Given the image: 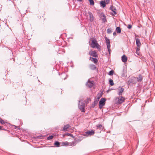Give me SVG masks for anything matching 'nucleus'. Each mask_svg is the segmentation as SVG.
I'll use <instances>...</instances> for the list:
<instances>
[{"label":"nucleus","mask_w":155,"mask_h":155,"mask_svg":"<svg viewBox=\"0 0 155 155\" xmlns=\"http://www.w3.org/2000/svg\"><path fill=\"white\" fill-rule=\"evenodd\" d=\"M91 46L93 48H97L99 51H100L101 50V46L98 44L95 38L92 40Z\"/></svg>","instance_id":"1"},{"label":"nucleus","mask_w":155,"mask_h":155,"mask_svg":"<svg viewBox=\"0 0 155 155\" xmlns=\"http://www.w3.org/2000/svg\"><path fill=\"white\" fill-rule=\"evenodd\" d=\"M79 103L78 104V107L81 111L83 112H85V103L82 100L79 101Z\"/></svg>","instance_id":"2"},{"label":"nucleus","mask_w":155,"mask_h":155,"mask_svg":"<svg viewBox=\"0 0 155 155\" xmlns=\"http://www.w3.org/2000/svg\"><path fill=\"white\" fill-rule=\"evenodd\" d=\"M105 39L106 40V45L107 46L108 51L109 54H110V40L107 38V37H105Z\"/></svg>","instance_id":"3"},{"label":"nucleus","mask_w":155,"mask_h":155,"mask_svg":"<svg viewBox=\"0 0 155 155\" xmlns=\"http://www.w3.org/2000/svg\"><path fill=\"white\" fill-rule=\"evenodd\" d=\"M106 100L105 98H102L99 101V107L100 109H101L102 107L104 106L105 104Z\"/></svg>","instance_id":"4"},{"label":"nucleus","mask_w":155,"mask_h":155,"mask_svg":"<svg viewBox=\"0 0 155 155\" xmlns=\"http://www.w3.org/2000/svg\"><path fill=\"white\" fill-rule=\"evenodd\" d=\"M94 131L93 130H88L84 133L83 135L84 136H91L94 135Z\"/></svg>","instance_id":"5"},{"label":"nucleus","mask_w":155,"mask_h":155,"mask_svg":"<svg viewBox=\"0 0 155 155\" xmlns=\"http://www.w3.org/2000/svg\"><path fill=\"white\" fill-rule=\"evenodd\" d=\"M118 101H117V103L119 104H121L124 102L125 100L124 97L122 96H119L117 98Z\"/></svg>","instance_id":"6"},{"label":"nucleus","mask_w":155,"mask_h":155,"mask_svg":"<svg viewBox=\"0 0 155 155\" xmlns=\"http://www.w3.org/2000/svg\"><path fill=\"white\" fill-rule=\"evenodd\" d=\"M100 16L103 22L105 23L107 22L106 16L103 13H101L100 14Z\"/></svg>","instance_id":"7"},{"label":"nucleus","mask_w":155,"mask_h":155,"mask_svg":"<svg viewBox=\"0 0 155 155\" xmlns=\"http://www.w3.org/2000/svg\"><path fill=\"white\" fill-rule=\"evenodd\" d=\"M94 84V81L88 80L86 85L87 87L89 88H91Z\"/></svg>","instance_id":"8"},{"label":"nucleus","mask_w":155,"mask_h":155,"mask_svg":"<svg viewBox=\"0 0 155 155\" xmlns=\"http://www.w3.org/2000/svg\"><path fill=\"white\" fill-rule=\"evenodd\" d=\"M89 54L94 57H97V53L95 51H90Z\"/></svg>","instance_id":"9"},{"label":"nucleus","mask_w":155,"mask_h":155,"mask_svg":"<svg viewBox=\"0 0 155 155\" xmlns=\"http://www.w3.org/2000/svg\"><path fill=\"white\" fill-rule=\"evenodd\" d=\"M119 91L118 94L119 96L122 95V93L124 91V88L122 87H120L118 89Z\"/></svg>","instance_id":"10"},{"label":"nucleus","mask_w":155,"mask_h":155,"mask_svg":"<svg viewBox=\"0 0 155 155\" xmlns=\"http://www.w3.org/2000/svg\"><path fill=\"white\" fill-rule=\"evenodd\" d=\"M88 14L89 15L90 21L91 22L93 21H94V16L92 13L90 12H89Z\"/></svg>","instance_id":"11"},{"label":"nucleus","mask_w":155,"mask_h":155,"mask_svg":"<svg viewBox=\"0 0 155 155\" xmlns=\"http://www.w3.org/2000/svg\"><path fill=\"white\" fill-rule=\"evenodd\" d=\"M71 143H68L67 141L61 143V146H68L70 145Z\"/></svg>","instance_id":"12"},{"label":"nucleus","mask_w":155,"mask_h":155,"mask_svg":"<svg viewBox=\"0 0 155 155\" xmlns=\"http://www.w3.org/2000/svg\"><path fill=\"white\" fill-rule=\"evenodd\" d=\"M136 41V45L137 47H140L141 44L139 39L138 38H136L135 39Z\"/></svg>","instance_id":"13"},{"label":"nucleus","mask_w":155,"mask_h":155,"mask_svg":"<svg viewBox=\"0 0 155 155\" xmlns=\"http://www.w3.org/2000/svg\"><path fill=\"white\" fill-rule=\"evenodd\" d=\"M96 127L97 129H99L101 131L103 130L104 128V127L101 124H98L96 125Z\"/></svg>","instance_id":"14"},{"label":"nucleus","mask_w":155,"mask_h":155,"mask_svg":"<svg viewBox=\"0 0 155 155\" xmlns=\"http://www.w3.org/2000/svg\"><path fill=\"white\" fill-rule=\"evenodd\" d=\"M135 78L137 79L138 82H141L143 80V76L141 75L140 74L138 77H136Z\"/></svg>","instance_id":"15"},{"label":"nucleus","mask_w":155,"mask_h":155,"mask_svg":"<svg viewBox=\"0 0 155 155\" xmlns=\"http://www.w3.org/2000/svg\"><path fill=\"white\" fill-rule=\"evenodd\" d=\"M107 4L106 2L104 1H101L100 2V6L101 7H102L103 8L105 7Z\"/></svg>","instance_id":"16"},{"label":"nucleus","mask_w":155,"mask_h":155,"mask_svg":"<svg viewBox=\"0 0 155 155\" xmlns=\"http://www.w3.org/2000/svg\"><path fill=\"white\" fill-rule=\"evenodd\" d=\"M110 9L115 14H117L116 12V10L115 8L113 5L111 6L110 7Z\"/></svg>","instance_id":"17"},{"label":"nucleus","mask_w":155,"mask_h":155,"mask_svg":"<svg viewBox=\"0 0 155 155\" xmlns=\"http://www.w3.org/2000/svg\"><path fill=\"white\" fill-rule=\"evenodd\" d=\"M121 60L123 62H125L127 61V58L126 55H123L122 57Z\"/></svg>","instance_id":"18"},{"label":"nucleus","mask_w":155,"mask_h":155,"mask_svg":"<svg viewBox=\"0 0 155 155\" xmlns=\"http://www.w3.org/2000/svg\"><path fill=\"white\" fill-rule=\"evenodd\" d=\"M70 127V126L68 124L64 125L63 127V130L64 131H67V129L69 127Z\"/></svg>","instance_id":"19"},{"label":"nucleus","mask_w":155,"mask_h":155,"mask_svg":"<svg viewBox=\"0 0 155 155\" xmlns=\"http://www.w3.org/2000/svg\"><path fill=\"white\" fill-rule=\"evenodd\" d=\"M89 68L91 70H95L96 69V67L95 65L91 64L89 65Z\"/></svg>","instance_id":"20"},{"label":"nucleus","mask_w":155,"mask_h":155,"mask_svg":"<svg viewBox=\"0 0 155 155\" xmlns=\"http://www.w3.org/2000/svg\"><path fill=\"white\" fill-rule=\"evenodd\" d=\"M91 61L95 63V64H97L98 62L97 59V58H92Z\"/></svg>","instance_id":"21"},{"label":"nucleus","mask_w":155,"mask_h":155,"mask_svg":"<svg viewBox=\"0 0 155 155\" xmlns=\"http://www.w3.org/2000/svg\"><path fill=\"white\" fill-rule=\"evenodd\" d=\"M61 143H59L57 141H56L54 143V145L56 147H58L60 146H61V145H60V144H61Z\"/></svg>","instance_id":"22"},{"label":"nucleus","mask_w":155,"mask_h":155,"mask_svg":"<svg viewBox=\"0 0 155 155\" xmlns=\"http://www.w3.org/2000/svg\"><path fill=\"white\" fill-rule=\"evenodd\" d=\"M128 83L129 84H134V80L132 78H130L129 80L128 81Z\"/></svg>","instance_id":"23"},{"label":"nucleus","mask_w":155,"mask_h":155,"mask_svg":"<svg viewBox=\"0 0 155 155\" xmlns=\"http://www.w3.org/2000/svg\"><path fill=\"white\" fill-rule=\"evenodd\" d=\"M116 31L118 33H120L121 32L120 28L119 27H116Z\"/></svg>","instance_id":"24"},{"label":"nucleus","mask_w":155,"mask_h":155,"mask_svg":"<svg viewBox=\"0 0 155 155\" xmlns=\"http://www.w3.org/2000/svg\"><path fill=\"white\" fill-rule=\"evenodd\" d=\"M0 123L2 125L5 124L7 123L6 122L4 121L1 118H0Z\"/></svg>","instance_id":"25"},{"label":"nucleus","mask_w":155,"mask_h":155,"mask_svg":"<svg viewBox=\"0 0 155 155\" xmlns=\"http://www.w3.org/2000/svg\"><path fill=\"white\" fill-rule=\"evenodd\" d=\"M89 2L90 5H93L94 4V2L93 0H88Z\"/></svg>","instance_id":"26"},{"label":"nucleus","mask_w":155,"mask_h":155,"mask_svg":"<svg viewBox=\"0 0 155 155\" xmlns=\"http://www.w3.org/2000/svg\"><path fill=\"white\" fill-rule=\"evenodd\" d=\"M109 83L110 85L113 86L114 84L113 81L112 79H110L109 81Z\"/></svg>","instance_id":"27"},{"label":"nucleus","mask_w":155,"mask_h":155,"mask_svg":"<svg viewBox=\"0 0 155 155\" xmlns=\"http://www.w3.org/2000/svg\"><path fill=\"white\" fill-rule=\"evenodd\" d=\"M66 76V75L64 73H62L61 74V78L62 79H64V80L66 78L63 77L64 76Z\"/></svg>","instance_id":"28"},{"label":"nucleus","mask_w":155,"mask_h":155,"mask_svg":"<svg viewBox=\"0 0 155 155\" xmlns=\"http://www.w3.org/2000/svg\"><path fill=\"white\" fill-rule=\"evenodd\" d=\"M54 137V135H52L51 136H49L48 137H47V139L48 140H51Z\"/></svg>","instance_id":"29"},{"label":"nucleus","mask_w":155,"mask_h":155,"mask_svg":"<svg viewBox=\"0 0 155 155\" xmlns=\"http://www.w3.org/2000/svg\"><path fill=\"white\" fill-rule=\"evenodd\" d=\"M76 144V141H73L71 143V144H70L69 146H74Z\"/></svg>","instance_id":"30"},{"label":"nucleus","mask_w":155,"mask_h":155,"mask_svg":"<svg viewBox=\"0 0 155 155\" xmlns=\"http://www.w3.org/2000/svg\"><path fill=\"white\" fill-rule=\"evenodd\" d=\"M97 101H94L92 104V107H94L97 104Z\"/></svg>","instance_id":"31"},{"label":"nucleus","mask_w":155,"mask_h":155,"mask_svg":"<svg viewBox=\"0 0 155 155\" xmlns=\"http://www.w3.org/2000/svg\"><path fill=\"white\" fill-rule=\"evenodd\" d=\"M102 93H99L97 94V99L99 100L102 96Z\"/></svg>","instance_id":"32"},{"label":"nucleus","mask_w":155,"mask_h":155,"mask_svg":"<svg viewBox=\"0 0 155 155\" xmlns=\"http://www.w3.org/2000/svg\"><path fill=\"white\" fill-rule=\"evenodd\" d=\"M114 73V71L113 70L110 71L108 73V74L110 75H113Z\"/></svg>","instance_id":"33"},{"label":"nucleus","mask_w":155,"mask_h":155,"mask_svg":"<svg viewBox=\"0 0 155 155\" xmlns=\"http://www.w3.org/2000/svg\"><path fill=\"white\" fill-rule=\"evenodd\" d=\"M107 32L108 34H110L112 32L110 28H108L107 29Z\"/></svg>","instance_id":"34"},{"label":"nucleus","mask_w":155,"mask_h":155,"mask_svg":"<svg viewBox=\"0 0 155 155\" xmlns=\"http://www.w3.org/2000/svg\"><path fill=\"white\" fill-rule=\"evenodd\" d=\"M132 27V26L131 25H129L127 27V28L128 29H130Z\"/></svg>","instance_id":"35"},{"label":"nucleus","mask_w":155,"mask_h":155,"mask_svg":"<svg viewBox=\"0 0 155 155\" xmlns=\"http://www.w3.org/2000/svg\"><path fill=\"white\" fill-rule=\"evenodd\" d=\"M65 135H67V136H72L73 135L70 133H68L65 134Z\"/></svg>","instance_id":"36"},{"label":"nucleus","mask_w":155,"mask_h":155,"mask_svg":"<svg viewBox=\"0 0 155 155\" xmlns=\"http://www.w3.org/2000/svg\"><path fill=\"white\" fill-rule=\"evenodd\" d=\"M110 0H104V1L106 2L107 4H109L110 2Z\"/></svg>","instance_id":"37"},{"label":"nucleus","mask_w":155,"mask_h":155,"mask_svg":"<svg viewBox=\"0 0 155 155\" xmlns=\"http://www.w3.org/2000/svg\"><path fill=\"white\" fill-rule=\"evenodd\" d=\"M140 47H137V48L136 49V51H139Z\"/></svg>","instance_id":"38"},{"label":"nucleus","mask_w":155,"mask_h":155,"mask_svg":"<svg viewBox=\"0 0 155 155\" xmlns=\"http://www.w3.org/2000/svg\"><path fill=\"white\" fill-rule=\"evenodd\" d=\"M136 53H137V54L138 55H140V52H139V51H136Z\"/></svg>","instance_id":"39"},{"label":"nucleus","mask_w":155,"mask_h":155,"mask_svg":"<svg viewBox=\"0 0 155 155\" xmlns=\"http://www.w3.org/2000/svg\"><path fill=\"white\" fill-rule=\"evenodd\" d=\"M2 130H5V131H7L8 130L4 128L3 126H2Z\"/></svg>","instance_id":"40"},{"label":"nucleus","mask_w":155,"mask_h":155,"mask_svg":"<svg viewBox=\"0 0 155 155\" xmlns=\"http://www.w3.org/2000/svg\"><path fill=\"white\" fill-rule=\"evenodd\" d=\"M113 35H114V36H115L117 35V34H116V32L114 31V32L113 33Z\"/></svg>","instance_id":"41"},{"label":"nucleus","mask_w":155,"mask_h":155,"mask_svg":"<svg viewBox=\"0 0 155 155\" xmlns=\"http://www.w3.org/2000/svg\"><path fill=\"white\" fill-rule=\"evenodd\" d=\"M81 141V139H79L78 140H76V142H79L80 141Z\"/></svg>","instance_id":"42"},{"label":"nucleus","mask_w":155,"mask_h":155,"mask_svg":"<svg viewBox=\"0 0 155 155\" xmlns=\"http://www.w3.org/2000/svg\"><path fill=\"white\" fill-rule=\"evenodd\" d=\"M92 58H93L90 57L89 58V60H91H91L92 59Z\"/></svg>","instance_id":"43"},{"label":"nucleus","mask_w":155,"mask_h":155,"mask_svg":"<svg viewBox=\"0 0 155 155\" xmlns=\"http://www.w3.org/2000/svg\"><path fill=\"white\" fill-rule=\"evenodd\" d=\"M2 126H0V130H2Z\"/></svg>","instance_id":"44"},{"label":"nucleus","mask_w":155,"mask_h":155,"mask_svg":"<svg viewBox=\"0 0 155 155\" xmlns=\"http://www.w3.org/2000/svg\"><path fill=\"white\" fill-rule=\"evenodd\" d=\"M15 126V128L16 129H18L19 128L18 127H17V126Z\"/></svg>","instance_id":"45"},{"label":"nucleus","mask_w":155,"mask_h":155,"mask_svg":"<svg viewBox=\"0 0 155 155\" xmlns=\"http://www.w3.org/2000/svg\"><path fill=\"white\" fill-rule=\"evenodd\" d=\"M77 0L79 2H81L82 1V0Z\"/></svg>","instance_id":"46"},{"label":"nucleus","mask_w":155,"mask_h":155,"mask_svg":"<svg viewBox=\"0 0 155 155\" xmlns=\"http://www.w3.org/2000/svg\"><path fill=\"white\" fill-rule=\"evenodd\" d=\"M135 36H136V37H137V35H135Z\"/></svg>","instance_id":"47"}]
</instances>
